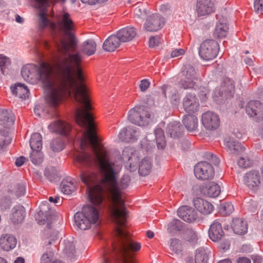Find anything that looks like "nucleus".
I'll return each mask as SVG.
<instances>
[{"instance_id": "1", "label": "nucleus", "mask_w": 263, "mask_h": 263, "mask_svg": "<svg viewBox=\"0 0 263 263\" xmlns=\"http://www.w3.org/2000/svg\"><path fill=\"white\" fill-rule=\"evenodd\" d=\"M76 120L85 130L79 141L82 152L75 159L81 170L80 179L87 185L89 200L93 204L99 205L103 202L105 194L111 202L110 210L116 224V238L112 243V251H104V262L121 260L123 263H134L132 253L139 251L141 246L130 238L125 229L127 210L121 192L129 186L130 177L124 174L118 180L122 165L108 158L107 152L93 131L95 124L91 114L78 109Z\"/></svg>"}, {"instance_id": "2", "label": "nucleus", "mask_w": 263, "mask_h": 263, "mask_svg": "<svg viewBox=\"0 0 263 263\" xmlns=\"http://www.w3.org/2000/svg\"><path fill=\"white\" fill-rule=\"evenodd\" d=\"M61 58L57 55L55 61L54 69L56 79L52 81L51 77L52 68L46 63L37 66L28 64L24 66L21 74L24 79L31 84H36L41 81L44 84L46 91V100L48 104L54 107L58 106L62 102L64 97L73 96L78 103L82 105L76 109L74 119L78 109L85 112H90L91 109L87 89L83 81L84 76L82 71L72 67L71 71L67 72L65 68H61Z\"/></svg>"}, {"instance_id": "3", "label": "nucleus", "mask_w": 263, "mask_h": 263, "mask_svg": "<svg viewBox=\"0 0 263 263\" xmlns=\"http://www.w3.org/2000/svg\"><path fill=\"white\" fill-rule=\"evenodd\" d=\"M57 25L59 30L64 35L53 39L58 55L61 58L60 68H65L67 72L71 71L72 67L82 71L81 62L83 56L79 52L73 53L77 48L78 41L73 33L74 23L70 14L64 13L59 15Z\"/></svg>"}, {"instance_id": "4", "label": "nucleus", "mask_w": 263, "mask_h": 263, "mask_svg": "<svg viewBox=\"0 0 263 263\" xmlns=\"http://www.w3.org/2000/svg\"><path fill=\"white\" fill-rule=\"evenodd\" d=\"M127 119L133 124L144 127L153 122V115L146 106L137 105L128 111Z\"/></svg>"}, {"instance_id": "5", "label": "nucleus", "mask_w": 263, "mask_h": 263, "mask_svg": "<svg viewBox=\"0 0 263 263\" xmlns=\"http://www.w3.org/2000/svg\"><path fill=\"white\" fill-rule=\"evenodd\" d=\"M198 81V74L191 64H185L181 69L179 87L183 89L193 88Z\"/></svg>"}, {"instance_id": "6", "label": "nucleus", "mask_w": 263, "mask_h": 263, "mask_svg": "<svg viewBox=\"0 0 263 263\" xmlns=\"http://www.w3.org/2000/svg\"><path fill=\"white\" fill-rule=\"evenodd\" d=\"M219 49V44L216 41L206 40L200 46L199 55L205 61L212 60L217 56Z\"/></svg>"}, {"instance_id": "7", "label": "nucleus", "mask_w": 263, "mask_h": 263, "mask_svg": "<svg viewBox=\"0 0 263 263\" xmlns=\"http://www.w3.org/2000/svg\"><path fill=\"white\" fill-rule=\"evenodd\" d=\"M214 169L212 164L206 161L200 162L194 167L195 175L199 179H211L214 177Z\"/></svg>"}, {"instance_id": "8", "label": "nucleus", "mask_w": 263, "mask_h": 263, "mask_svg": "<svg viewBox=\"0 0 263 263\" xmlns=\"http://www.w3.org/2000/svg\"><path fill=\"white\" fill-rule=\"evenodd\" d=\"M165 23L164 18L160 14L153 13L146 17L143 28L147 31H157L163 27Z\"/></svg>"}, {"instance_id": "9", "label": "nucleus", "mask_w": 263, "mask_h": 263, "mask_svg": "<svg viewBox=\"0 0 263 263\" xmlns=\"http://www.w3.org/2000/svg\"><path fill=\"white\" fill-rule=\"evenodd\" d=\"M216 9L214 0H196L195 11L198 17L209 16L214 13Z\"/></svg>"}, {"instance_id": "10", "label": "nucleus", "mask_w": 263, "mask_h": 263, "mask_svg": "<svg viewBox=\"0 0 263 263\" xmlns=\"http://www.w3.org/2000/svg\"><path fill=\"white\" fill-rule=\"evenodd\" d=\"M246 111L255 121L259 122L263 120V104L259 101H249L246 106Z\"/></svg>"}, {"instance_id": "11", "label": "nucleus", "mask_w": 263, "mask_h": 263, "mask_svg": "<svg viewBox=\"0 0 263 263\" xmlns=\"http://www.w3.org/2000/svg\"><path fill=\"white\" fill-rule=\"evenodd\" d=\"M202 123L204 127L210 130H215L220 125L219 116L212 111H208L202 115Z\"/></svg>"}, {"instance_id": "12", "label": "nucleus", "mask_w": 263, "mask_h": 263, "mask_svg": "<svg viewBox=\"0 0 263 263\" xmlns=\"http://www.w3.org/2000/svg\"><path fill=\"white\" fill-rule=\"evenodd\" d=\"M139 136V131L137 128L128 126L121 129L119 134V138L125 142H133L137 140Z\"/></svg>"}, {"instance_id": "13", "label": "nucleus", "mask_w": 263, "mask_h": 263, "mask_svg": "<svg viewBox=\"0 0 263 263\" xmlns=\"http://www.w3.org/2000/svg\"><path fill=\"white\" fill-rule=\"evenodd\" d=\"M245 184L251 190H256L260 184L259 173L252 170L246 173L243 177Z\"/></svg>"}, {"instance_id": "14", "label": "nucleus", "mask_w": 263, "mask_h": 263, "mask_svg": "<svg viewBox=\"0 0 263 263\" xmlns=\"http://www.w3.org/2000/svg\"><path fill=\"white\" fill-rule=\"evenodd\" d=\"M122 158L126 162V166L130 172H134L137 168V162L139 160L137 154L132 149L125 148L122 152Z\"/></svg>"}, {"instance_id": "15", "label": "nucleus", "mask_w": 263, "mask_h": 263, "mask_svg": "<svg viewBox=\"0 0 263 263\" xmlns=\"http://www.w3.org/2000/svg\"><path fill=\"white\" fill-rule=\"evenodd\" d=\"M177 215L183 220L189 223L194 222L198 218L196 211L188 205L180 207L177 210Z\"/></svg>"}, {"instance_id": "16", "label": "nucleus", "mask_w": 263, "mask_h": 263, "mask_svg": "<svg viewBox=\"0 0 263 263\" xmlns=\"http://www.w3.org/2000/svg\"><path fill=\"white\" fill-rule=\"evenodd\" d=\"M199 102L196 95L192 93H187L183 100V106L187 112H195L199 107Z\"/></svg>"}, {"instance_id": "17", "label": "nucleus", "mask_w": 263, "mask_h": 263, "mask_svg": "<svg viewBox=\"0 0 263 263\" xmlns=\"http://www.w3.org/2000/svg\"><path fill=\"white\" fill-rule=\"evenodd\" d=\"M193 203L195 208L204 215L211 214L214 210V206L211 203L200 198H195Z\"/></svg>"}, {"instance_id": "18", "label": "nucleus", "mask_w": 263, "mask_h": 263, "mask_svg": "<svg viewBox=\"0 0 263 263\" xmlns=\"http://www.w3.org/2000/svg\"><path fill=\"white\" fill-rule=\"evenodd\" d=\"M25 213L26 211L23 205H16L11 210L10 219L14 224L21 223L24 220Z\"/></svg>"}, {"instance_id": "19", "label": "nucleus", "mask_w": 263, "mask_h": 263, "mask_svg": "<svg viewBox=\"0 0 263 263\" xmlns=\"http://www.w3.org/2000/svg\"><path fill=\"white\" fill-rule=\"evenodd\" d=\"M71 128V126L61 120L52 122L48 126V129L52 133H57L63 135H67Z\"/></svg>"}, {"instance_id": "20", "label": "nucleus", "mask_w": 263, "mask_h": 263, "mask_svg": "<svg viewBox=\"0 0 263 263\" xmlns=\"http://www.w3.org/2000/svg\"><path fill=\"white\" fill-rule=\"evenodd\" d=\"M209 236L215 242L219 241L224 236V232L219 222L215 220L211 225L209 230Z\"/></svg>"}, {"instance_id": "21", "label": "nucleus", "mask_w": 263, "mask_h": 263, "mask_svg": "<svg viewBox=\"0 0 263 263\" xmlns=\"http://www.w3.org/2000/svg\"><path fill=\"white\" fill-rule=\"evenodd\" d=\"M16 243V239L11 234H3L0 237V247L4 251H9L14 249Z\"/></svg>"}, {"instance_id": "22", "label": "nucleus", "mask_w": 263, "mask_h": 263, "mask_svg": "<svg viewBox=\"0 0 263 263\" xmlns=\"http://www.w3.org/2000/svg\"><path fill=\"white\" fill-rule=\"evenodd\" d=\"M14 116L11 110L0 109V125L7 129L13 125Z\"/></svg>"}, {"instance_id": "23", "label": "nucleus", "mask_w": 263, "mask_h": 263, "mask_svg": "<svg viewBox=\"0 0 263 263\" xmlns=\"http://www.w3.org/2000/svg\"><path fill=\"white\" fill-rule=\"evenodd\" d=\"M121 42H126L132 40L137 34L136 28L126 27L119 30L116 33Z\"/></svg>"}, {"instance_id": "24", "label": "nucleus", "mask_w": 263, "mask_h": 263, "mask_svg": "<svg viewBox=\"0 0 263 263\" xmlns=\"http://www.w3.org/2000/svg\"><path fill=\"white\" fill-rule=\"evenodd\" d=\"M162 93L165 98H168L171 102L176 104L179 102V95L176 88L169 85H164L161 87Z\"/></svg>"}, {"instance_id": "25", "label": "nucleus", "mask_w": 263, "mask_h": 263, "mask_svg": "<svg viewBox=\"0 0 263 263\" xmlns=\"http://www.w3.org/2000/svg\"><path fill=\"white\" fill-rule=\"evenodd\" d=\"M121 42L119 40L117 34L110 35L104 41L103 44V48L104 50L108 52H113L118 48Z\"/></svg>"}, {"instance_id": "26", "label": "nucleus", "mask_w": 263, "mask_h": 263, "mask_svg": "<svg viewBox=\"0 0 263 263\" xmlns=\"http://www.w3.org/2000/svg\"><path fill=\"white\" fill-rule=\"evenodd\" d=\"M231 227L234 232L238 235H243L248 231L247 222L239 218H235L233 219Z\"/></svg>"}, {"instance_id": "27", "label": "nucleus", "mask_w": 263, "mask_h": 263, "mask_svg": "<svg viewBox=\"0 0 263 263\" xmlns=\"http://www.w3.org/2000/svg\"><path fill=\"white\" fill-rule=\"evenodd\" d=\"M227 151L233 154H237L243 151L240 143L233 138L226 137L224 140Z\"/></svg>"}, {"instance_id": "28", "label": "nucleus", "mask_w": 263, "mask_h": 263, "mask_svg": "<svg viewBox=\"0 0 263 263\" xmlns=\"http://www.w3.org/2000/svg\"><path fill=\"white\" fill-rule=\"evenodd\" d=\"M184 127L180 122L174 121L168 124L166 132L173 138L180 137L183 132Z\"/></svg>"}, {"instance_id": "29", "label": "nucleus", "mask_w": 263, "mask_h": 263, "mask_svg": "<svg viewBox=\"0 0 263 263\" xmlns=\"http://www.w3.org/2000/svg\"><path fill=\"white\" fill-rule=\"evenodd\" d=\"M81 212L90 220L91 224L96 223L99 219L98 210L91 205L84 206Z\"/></svg>"}, {"instance_id": "30", "label": "nucleus", "mask_w": 263, "mask_h": 263, "mask_svg": "<svg viewBox=\"0 0 263 263\" xmlns=\"http://www.w3.org/2000/svg\"><path fill=\"white\" fill-rule=\"evenodd\" d=\"M74 219L76 225L81 230H86L91 227L90 220L81 212H78L74 214Z\"/></svg>"}, {"instance_id": "31", "label": "nucleus", "mask_w": 263, "mask_h": 263, "mask_svg": "<svg viewBox=\"0 0 263 263\" xmlns=\"http://www.w3.org/2000/svg\"><path fill=\"white\" fill-rule=\"evenodd\" d=\"M11 89L13 95L22 100H25L29 97V90L24 84L16 83L14 87H11Z\"/></svg>"}, {"instance_id": "32", "label": "nucleus", "mask_w": 263, "mask_h": 263, "mask_svg": "<svg viewBox=\"0 0 263 263\" xmlns=\"http://www.w3.org/2000/svg\"><path fill=\"white\" fill-rule=\"evenodd\" d=\"M202 193L210 197H216L220 193L219 186L213 182L208 183L203 188Z\"/></svg>"}, {"instance_id": "33", "label": "nucleus", "mask_w": 263, "mask_h": 263, "mask_svg": "<svg viewBox=\"0 0 263 263\" xmlns=\"http://www.w3.org/2000/svg\"><path fill=\"white\" fill-rule=\"evenodd\" d=\"M182 122L185 127L189 131H194L196 130L198 127V119L195 115H185L182 120Z\"/></svg>"}, {"instance_id": "34", "label": "nucleus", "mask_w": 263, "mask_h": 263, "mask_svg": "<svg viewBox=\"0 0 263 263\" xmlns=\"http://www.w3.org/2000/svg\"><path fill=\"white\" fill-rule=\"evenodd\" d=\"M210 251L203 247L197 249L195 252L196 263H208Z\"/></svg>"}, {"instance_id": "35", "label": "nucleus", "mask_w": 263, "mask_h": 263, "mask_svg": "<svg viewBox=\"0 0 263 263\" xmlns=\"http://www.w3.org/2000/svg\"><path fill=\"white\" fill-rule=\"evenodd\" d=\"M60 189L62 193L70 195L76 190V186L71 178H66L62 180Z\"/></svg>"}, {"instance_id": "36", "label": "nucleus", "mask_w": 263, "mask_h": 263, "mask_svg": "<svg viewBox=\"0 0 263 263\" xmlns=\"http://www.w3.org/2000/svg\"><path fill=\"white\" fill-rule=\"evenodd\" d=\"M30 146L32 151H41L42 148V137L40 134L35 133L32 135Z\"/></svg>"}, {"instance_id": "37", "label": "nucleus", "mask_w": 263, "mask_h": 263, "mask_svg": "<svg viewBox=\"0 0 263 263\" xmlns=\"http://www.w3.org/2000/svg\"><path fill=\"white\" fill-rule=\"evenodd\" d=\"M220 86L221 87L222 90H224L226 99L232 97V93L234 92L235 87L234 81L228 78L224 79L223 83Z\"/></svg>"}, {"instance_id": "38", "label": "nucleus", "mask_w": 263, "mask_h": 263, "mask_svg": "<svg viewBox=\"0 0 263 263\" xmlns=\"http://www.w3.org/2000/svg\"><path fill=\"white\" fill-rule=\"evenodd\" d=\"M152 168V162L149 158H144L140 162L139 165V173L141 176H146L151 172Z\"/></svg>"}, {"instance_id": "39", "label": "nucleus", "mask_w": 263, "mask_h": 263, "mask_svg": "<svg viewBox=\"0 0 263 263\" xmlns=\"http://www.w3.org/2000/svg\"><path fill=\"white\" fill-rule=\"evenodd\" d=\"M96 44L93 40L90 39L83 42L82 46V51L89 56L95 53L96 50Z\"/></svg>"}, {"instance_id": "40", "label": "nucleus", "mask_w": 263, "mask_h": 263, "mask_svg": "<svg viewBox=\"0 0 263 263\" xmlns=\"http://www.w3.org/2000/svg\"><path fill=\"white\" fill-rule=\"evenodd\" d=\"M185 224L177 219H173L167 224V230L170 234H174L177 231H181L184 229Z\"/></svg>"}, {"instance_id": "41", "label": "nucleus", "mask_w": 263, "mask_h": 263, "mask_svg": "<svg viewBox=\"0 0 263 263\" xmlns=\"http://www.w3.org/2000/svg\"><path fill=\"white\" fill-rule=\"evenodd\" d=\"M228 27L226 23L219 22L217 23L214 32V36L217 38H223L226 36L228 32Z\"/></svg>"}, {"instance_id": "42", "label": "nucleus", "mask_w": 263, "mask_h": 263, "mask_svg": "<svg viewBox=\"0 0 263 263\" xmlns=\"http://www.w3.org/2000/svg\"><path fill=\"white\" fill-rule=\"evenodd\" d=\"M156 140L158 148L163 149L166 145L165 136L163 130L159 128H156L155 130Z\"/></svg>"}, {"instance_id": "43", "label": "nucleus", "mask_w": 263, "mask_h": 263, "mask_svg": "<svg viewBox=\"0 0 263 263\" xmlns=\"http://www.w3.org/2000/svg\"><path fill=\"white\" fill-rule=\"evenodd\" d=\"M11 138L7 130L0 129V150L4 149L11 142Z\"/></svg>"}, {"instance_id": "44", "label": "nucleus", "mask_w": 263, "mask_h": 263, "mask_svg": "<svg viewBox=\"0 0 263 263\" xmlns=\"http://www.w3.org/2000/svg\"><path fill=\"white\" fill-rule=\"evenodd\" d=\"M65 147L64 142L61 137L53 139L50 143V148L53 152L62 151Z\"/></svg>"}, {"instance_id": "45", "label": "nucleus", "mask_w": 263, "mask_h": 263, "mask_svg": "<svg viewBox=\"0 0 263 263\" xmlns=\"http://www.w3.org/2000/svg\"><path fill=\"white\" fill-rule=\"evenodd\" d=\"M45 176L50 181H52L58 177V171L53 166L46 167L44 171Z\"/></svg>"}, {"instance_id": "46", "label": "nucleus", "mask_w": 263, "mask_h": 263, "mask_svg": "<svg viewBox=\"0 0 263 263\" xmlns=\"http://www.w3.org/2000/svg\"><path fill=\"white\" fill-rule=\"evenodd\" d=\"M31 161L34 164H40L43 162V155L41 151H32L30 155Z\"/></svg>"}, {"instance_id": "47", "label": "nucleus", "mask_w": 263, "mask_h": 263, "mask_svg": "<svg viewBox=\"0 0 263 263\" xmlns=\"http://www.w3.org/2000/svg\"><path fill=\"white\" fill-rule=\"evenodd\" d=\"M64 249L63 250L64 253L69 257H71L74 255L75 252V246L73 243L68 240L64 241Z\"/></svg>"}, {"instance_id": "48", "label": "nucleus", "mask_w": 263, "mask_h": 263, "mask_svg": "<svg viewBox=\"0 0 263 263\" xmlns=\"http://www.w3.org/2000/svg\"><path fill=\"white\" fill-rule=\"evenodd\" d=\"M170 248L171 250L176 254H179L182 250L181 241L177 238H172L171 239Z\"/></svg>"}, {"instance_id": "49", "label": "nucleus", "mask_w": 263, "mask_h": 263, "mask_svg": "<svg viewBox=\"0 0 263 263\" xmlns=\"http://www.w3.org/2000/svg\"><path fill=\"white\" fill-rule=\"evenodd\" d=\"M26 186L25 182L17 183L13 190L14 194L18 197L24 196L26 193Z\"/></svg>"}, {"instance_id": "50", "label": "nucleus", "mask_w": 263, "mask_h": 263, "mask_svg": "<svg viewBox=\"0 0 263 263\" xmlns=\"http://www.w3.org/2000/svg\"><path fill=\"white\" fill-rule=\"evenodd\" d=\"M213 97L217 103H221L220 100H222L223 97L226 98L224 90H222L221 86L216 88L214 90Z\"/></svg>"}, {"instance_id": "51", "label": "nucleus", "mask_w": 263, "mask_h": 263, "mask_svg": "<svg viewBox=\"0 0 263 263\" xmlns=\"http://www.w3.org/2000/svg\"><path fill=\"white\" fill-rule=\"evenodd\" d=\"M233 205L230 202H227L221 205L220 212L223 215H230L234 211Z\"/></svg>"}, {"instance_id": "52", "label": "nucleus", "mask_w": 263, "mask_h": 263, "mask_svg": "<svg viewBox=\"0 0 263 263\" xmlns=\"http://www.w3.org/2000/svg\"><path fill=\"white\" fill-rule=\"evenodd\" d=\"M186 239L188 241L193 243L197 242L198 235L196 231L192 228H187L185 232Z\"/></svg>"}, {"instance_id": "53", "label": "nucleus", "mask_w": 263, "mask_h": 263, "mask_svg": "<svg viewBox=\"0 0 263 263\" xmlns=\"http://www.w3.org/2000/svg\"><path fill=\"white\" fill-rule=\"evenodd\" d=\"M134 15L136 17L143 19L147 16L148 11L144 7H137L134 9Z\"/></svg>"}, {"instance_id": "54", "label": "nucleus", "mask_w": 263, "mask_h": 263, "mask_svg": "<svg viewBox=\"0 0 263 263\" xmlns=\"http://www.w3.org/2000/svg\"><path fill=\"white\" fill-rule=\"evenodd\" d=\"M10 64L11 61L9 58L3 54H0V67L3 73H4V70L8 68Z\"/></svg>"}, {"instance_id": "55", "label": "nucleus", "mask_w": 263, "mask_h": 263, "mask_svg": "<svg viewBox=\"0 0 263 263\" xmlns=\"http://www.w3.org/2000/svg\"><path fill=\"white\" fill-rule=\"evenodd\" d=\"M39 25L41 28H44L49 24V20L47 18V15L44 11H41L39 16Z\"/></svg>"}, {"instance_id": "56", "label": "nucleus", "mask_w": 263, "mask_h": 263, "mask_svg": "<svg viewBox=\"0 0 263 263\" xmlns=\"http://www.w3.org/2000/svg\"><path fill=\"white\" fill-rule=\"evenodd\" d=\"M252 164V161L246 157H240L238 160V166L243 168L250 167Z\"/></svg>"}, {"instance_id": "57", "label": "nucleus", "mask_w": 263, "mask_h": 263, "mask_svg": "<svg viewBox=\"0 0 263 263\" xmlns=\"http://www.w3.org/2000/svg\"><path fill=\"white\" fill-rule=\"evenodd\" d=\"M10 198L3 197L0 199V207L2 210H5L10 208L11 204Z\"/></svg>"}, {"instance_id": "58", "label": "nucleus", "mask_w": 263, "mask_h": 263, "mask_svg": "<svg viewBox=\"0 0 263 263\" xmlns=\"http://www.w3.org/2000/svg\"><path fill=\"white\" fill-rule=\"evenodd\" d=\"M53 254L52 252L44 253L41 258V263H51L53 258Z\"/></svg>"}, {"instance_id": "59", "label": "nucleus", "mask_w": 263, "mask_h": 263, "mask_svg": "<svg viewBox=\"0 0 263 263\" xmlns=\"http://www.w3.org/2000/svg\"><path fill=\"white\" fill-rule=\"evenodd\" d=\"M205 157L210 162L215 165H218L220 162L219 159L211 153H206Z\"/></svg>"}, {"instance_id": "60", "label": "nucleus", "mask_w": 263, "mask_h": 263, "mask_svg": "<svg viewBox=\"0 0 263 263\" xmlns=\"http://www.w3.org/2000/svg\"><path fill=\"white\" fill-rule=\"evenodd\" d=\"M159 43V37L158 36H152L149 40V46L154 48L158 45Z\"/></svg>"}, {"instance_id": "61", "label": "nucleus", "mask_w": 263, "mask_h": 263, "mask_svg": "<svg viewBox=\"0 0 263 263\" xmlns=\"http://www.w3.org/2000/svg\"><path fill=\"white\" fill-rule=\"evenodd\" d=\"M254 8L256 12L263 10V0H255L254 3Z\"/></svg>"}, {"instance_id": "62", "label": "nucleus", "mask_w": 263, "mask_h": 263, "mask_svg": "<svg viewBox=\"0 0 263 263\" xmlns=\"http://www.w3.org/2000/svg\"><path fill=\"white\" fill-rule=\"evenodd\" d=\"M185 51L183 49H176L172 51L171 54V57L172 58H177L179 56L182 55L184 54Z\"/></svg>"}, {"instance_id": "63", "label": "nucleus", "mask_w": 263, "mask_h": 263, "mask_svg": "<svg viewBox=\"0 0 263 263\" xmlns=\"http://www.w3.org/2000/svg\"><path fill=\"white\" fill-rule=\"evenodd\" d=\"M150 82L147 79H143L141 81L139 87L142 91H145L149 86Z\"/></svg>"}, {"instance_id": "64", "label": "nucleus", "mask_w": 263, "mask_h": 263, "mask_svg": "<svg viewBox=\"0 0 263 263\" xmlns=\"http://www.w3.org/2000/svg\"><path fill=\"white\" fill-rule=\"evenodd\" d=\"M36 2V7L39 8H43L48 6L49 0H34Z\"/></svg>"}]
</instances>
